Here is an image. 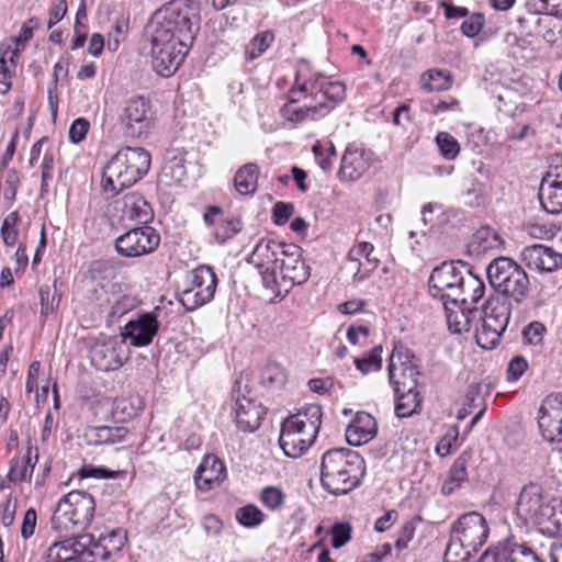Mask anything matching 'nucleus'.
I'll return each mask as SVG.
<instances>
[{
    "instance_id": "nucleus-1",
    "label": "nucleus",
    "mask_w": 562,
    "mask_h": 562,
    "mask_svg": "<svg viewBox=\"0 0 562 562\" xmlns=\"http://www.w3.org/2000/svg\"><path fill=\"white\" fill-rule=\"evenodd\" d=\"M193 3L194 0H172L151 18L148 26L151 65L161 77L175 74L199 32L200 18L191 7Z\"/></svg>"
},
{
    "instance_id": "nucleus-2",
    "label": "nucleus",
    "mask_w": 562,
    "mask_h": 562,
    "mask_svg": "<svg viewBox=\"0 0 562 562\" xmlns=\"http://www.w3.org/2000/svg\"><path fill=\"white\" fill-rule=\"evenodd\" d=\"M366 474V462L356 451L336 448L322 458V486L333 495H346L358 487Z\"/></svg>"
},
{
    "instance_id": "nucleus-3",
    "label": "nucleus",
    "mask_w": 562,
    "mask_h": 562,
    "mask_svg": "<svg viewBox=\"0 0 562 562\" xmlns=\"http://www.w3.org/2000/svg\"><path fill=\"white\" fill-rule=\"evenodd\" d=\"M150 161L149 153L142 147L121 148L104 166L103 192L115 195L125 188L134 186L147 175Z\"/></svg>"
},
{
    "instance_id": "nucleus-4",
    "label": "nucleus",
    "mask_w": 562,
    "mask_h": 562,
    "mask_svg": "<svg viewBox=\"0 0 562 562\" xmlns=\"http://www.w3.org/2000/svg\"><path fill=\"white\" fill-rule=\"evenodd\" d=\"M291 102L308 99L314 104L330 103L333 110L346 98V87L340 81H333L316 70L308 61L296 65L294 83L289 90Z\"/></svg>"
},
{
    "instance_id": "nucleus-5",
    "label": "nucleus",
    "mask_w": 562,
    "mask_h": 562,
    "mask_svg": "<svg viewBox=\"0 0 562 562\" xmlns=\"http://www.w3.org/2000/svg\"><path fill=\"white\" fill-rule=\"evenodd\" d=\"M486 276L491 286L502 294L501 299L522 303L530 289L526 271L509 257H497L486 267Z\"/></svg>"
},
{
    "instance_id": "nucleus-6",
    "label": "nucleus",
    "mask_w": 562,
    "mask_h": 562,
    "mask_svg": "<svg viewBox=\"0 0 562 562\" xmlns=\"http://www.w3.org/2000/svg\"><path fill=\"white\" fill-rule=\"evenodd\" d=\"M95 501L85 491H71L57 504L52 526L60 532H76L87 528L94 516Z\"/></svg>"
},
{
    "instance_id": "nucleus-7",
    "label": "nucleus",
    "mask_w": 562,
    "mask_h": 562,
    "mask_svg": "<svg viewBox=\"0 0 562 562\" xmlns=\"http://www.w3.org/2000/svg\"><path fill=\"white\" fill-rule=\"evenodd\" d=\"M490 535L485 517L477 512H470L460 516L451 527V541L446 549V558L458 555L457 549L464 551V560L473 552H477L485 544Z\"/></svg>"
},
{
    "instance_id": "nucleus-8",
    "label": "nucleus",
    "mask_w": 562,
    "mask_h": 562,
    "mask_svg": "<svg viewBox=\"0 0 562 562\" xmlns=\"http://www.w3.org/2000/svg\"><path fill=\"white\" fill-rule=\"evenodd\" d=\"M510 311V301L506 299L496 296L485 302L481 317H476V322H481V327H475L476 344L481 348L491 350L499 344L501 336L508 325Z\"/></svg>"
},
{
    "instance_id": "nucleus-9",
    "label": "nucleus",
    "mask_w": 562,
    "mask_h": 562,
    "mask_svg": "<svg viewBox=\"0 0 562 562\" xmlns=\"http://www.w3.org/2000/svg\"><path fill=\"white\" fill-rule=\"evenodd\" d=\"M465 263L461 260L442 262L434 268L428 279V292L434 299L442 303L451 302L457 306L463 293V281L467 277L463 272Z\"/></svg>"
},
{
    "instance_id": "nucleus-10",
    "label": "nucleus",
    "mask_w": 562,
    "mask_h": 562,
    "mask_svg": "<svg viewBox=\"0 0 562 562\" xmlns=\"http://www.w3.org/2000/svg\"><path fill=\"white\" fill-rule=\"evenodd\" d=\"M187 286L179 294V301L187 311H194L214 297L217 278L210 266L201 265L186 278Z\"/></svg>"
},
{
    "instance_id": "nucleus-11",
    "label": "nucleus",
    "mask_w": 562,
    "mask_h": 562,
    "mask_svg": "<svg viewBox=\"0 0 562 562\" xmlns=\"http://www.w3.org/2000/svg\"><path fill=\"white\" fill-rule=\"evenodd\" d=\"M553 499L549 501L540 484L530 482L525 485L516 504V515L525 525L538 526L541 529L550 518Z\"/></svg>"
},
{
    "instance_id": "nucleus-12",
    "label": "nucleus",
    "mask_w": 562,
    "mask_h": 562,
    "mask_svg": "<svg viewBox=\"0 0 562 562\" xmlns=\"http://www.w3.org/2000/svg\"><path fill=\"white\" fill-rule=\"evenodd\" d=\"M389 382L394 392L418 387L422 372L408 349L394 348L387 364Z\"/></svg>"
},
{
    "instance_id": "nucleus-13",
    "label": "nucleus",
    "mask_w": 562,
    "mask_h": 562,
    "mask_svg": "<svg viewBox=\"0 0 562 562\" xmlns=\"http://www.w3.org/2000/svg\"><path fill=\"white\" fill-rule=\"evenodd\" d=\"M276 274L279 290L288 292L295 284H303L310 278V267L301 258V248L294 244H284L283 251L280 254Z\"/></svg>"
},
{
    "instance_id": "nucleus-14",
    "label": "nucleus",
    "mask_w": 562,
    "mask_h": 562,
    "mask_svg": "<svg viewBox=\"0 0 562 562\" xmlns=\"http://www.w3.org/2000/svg\"><path fill=\"white\" fill-rule=\"evenodd\" d=\"M283 246L284 243L261 238L249 256L248 262L259 270L262 283L267 289L272 290L279 284L276 265L280 254L283 251Z\"/></svg>"
},
{
    "instance_id": "nucleus-15",
    "label": "nucleus",
    "mask_w": 562,
    "mask_h": 562,
    "mask_svg": "<svg viewBox=\"0 0 562 562\" xmlns=\"http://www.w3.org/2000/svg\"><path fill=\"white\" fill-rule=\"evenodd\" d=\"M91 364L99 371L120 369L127 360V348L124 339L104 337L97 339L90 347Z\"/></svg>"
},
{
    "instance_id": "nucleus-16",
    "label": "nucleus",
    "mask_w": 562,
    "mask_h": 562,
    "mask_svg": "<svg viewBox=\"0 0 562 562\" xmlns=\"http://www.w3.org/2000/svg\"><path fill=\"white\" fill-rule=\"evenodd\" d=\"M160 243V235L150 226L130 229L115 239L116 251L124 257L135 258L153 252Z\"/></svg>"
},
{
    "instance_id": "nucleus-17",
    "label": "nucleus",
    "mask_w": 562,
    "mask_h": 562,
    "mask_svg": "<svg viewBox=\"0 0 562 562\" xmlns=\"http://www.w3.org/2000/svg\"><path fill=\"white\" fill-rule=\"evenodd\" d=\"M121 125L127 135L139 137L147 133L153 124V111L148 100L135 95L127 99L119 115Z\"/></svg>"
},
{
    "instance_id": "nucleus-18",
    "label": "nucleus",
    "mask_w": 562,
    "mask_h": 562,
    "mask_svg": "<svg viewBox=\"0 0 562 562\" xmlns=\"http://www.w3.org/2000/svg\"><path fill=\"white\" fill-rule=\"evenodd\" d=\"M374 154L358 144H348L340 159L337 178L341 182H356L371 168Z\"/></svg>"
},
{
    "instance_id": "nucleus-19",
    "label": "nucleus",
    "mask_w": 562,
    "mask_h": 562,
    "mask_svg": "<svg viewBox=\"0 0 562 562\" xmlns=\"http://www.w3.org/2000/svg\"><path fill=\"white\" fill-rule=\"evenodd\" d=\"M542 437L549 442H562V393H551L542 401L538 414Z\"/></svg>"
},
{
    "instance_id": "nucleus-20",
    "label": "nucleus",
    "mask_w": 562,
    "mask_h": 562,
    "mask_svg": "<svg viewBox=\"0 0 562 562\" xmlns=\"http://www.w3.org/2000/svg\"><path fill=\"white\" fill-rule=\"evenodd\" d=\"M539 200L547 213L560 214L562 212V156L552 161L542 179Z\"/></svg>"
},
{
    "instance_id": "nucleus-21",
    "label": "nucleus",
    "mask_w": 562,
    "mask_h": 562,
    "mask_svg": "<svg viewBox=\"0 0 562 562\" xmlns=\"http://www.w3.org/2000/svg\"><path fill=\"white\" fill-rule=\"evenodd\" d=\"M479 562H543L538 554L524 543L506 540L487 549Z\"/></svg>"
},
{
    "instance_id": "nucleus-22",
    "label": "nucleus",
    "mask_w": 562,
    "mask_h": 562,
    "mask_svg": "<svg viewBox=\"0 0 562 562\" xmlns=\"http://www.w3.org/2000/svg\"><path fill=\"white\" fill-rule=\"evenodd\" d=\"M159 330V322L154 313H143L131 319L122 333L124 340L128 339L134 347H146L151 344Z\"/></svg>"
},
{
    "instance_id": "nucleus-23",
    "label": "nucleus",
    "mask_w": 562,
    "mask_h": 562,
    "mask_svg": "<svg viewBox=\"0 0 562 562\" xmlns=\"http://www.w3.org/2000/svg\"><path fill=\"white\" fill-rule=\"evenodd\" d=\"M551 15L531 14L530 18L519 16L517 22L528 36L541 37L550 45L562 38V24L553 21Z\"/></svg>"
},
{
    "instance_id": "nucleus-24",
    "label": "nucleus",
    "mask_w": 562,
    "mask_h": 562,
    "mask_svg": "<svg viewBox=\"0 0 562 562\" xmlns=\"http://www.w3.org/2000/svg\"><path fill=\"white\" fill-rule=\"evenodd\" d=\"M116 204L123 221L147 224L154 218L151 205L138 192L126 193Z\"/></svg>"
},
{
    "instance_id": "nucleus-25",
    "label": "nucleus",
    "mask_w": 562,
    "mask_h": 562,
    "mask_svg": "<svg viewBox=\"0 0 562 562\" xmlns=\"http://www.w3.org/2000/svg\"><path fill=\"white\" fill-rule=\"evenodd\" d=\"M526 266L538 271H553L562 265V255L542 244L527 246L521 251Z\"/></svg>"
},
{
    "instance_id": "nucleus-26",
    "label": "nucleus",
    "mask_w": 562,
    "mask_h": 562,
    "mask_svg": "<svg viewBox=\"0 0 562 562\" xmlns=\"http://www.w3.org/2000/svg\"><path fill=\"white\" fill-rule=\"evenodd\" d=\"M225 479L226 468L224 463L213 454L204 457L194 475L196 488L201 492H209L220 486Z\"/></svg>"
},
{
    "instance_id": "nucleus-27",
    "label": "nucleus",
    "mask_w": 562,
    "mask_h": 562,
    "mask_svg": "<svg viewBox=\"0 0 562 562\" xmlns=\"http://www.w3.org/2000/svg\"><path fill=\"white\" fill-rule=\"evenodd\" d=\"M235 414L237 427L245 432H252L259 428L266 411L260 403L243 396L236 398Z\"/></svg>"
},
{
    "instance_id": "nucleus-28",
    "label": "nucleus",
    "mask_w": 562,
    "mask_h": 562,
    "mask_svg": "<svg viewBox=\"0 0 562 562\" xmlns=\"http://www.w3.org/2000/svg\"><path fill=\"white\" fill-rule=\"evenodd\" d=\"M378 426L374 417L359 412L346 429V440L350 446L359 447L376 436Z\"/></svg>"
},
{
    "instance_id": "nucleus-29",
    "label": "nucleus",
    "mask_w": 562,
    "mask_h": 562,
    "mask_svg": "<svg viewBox=\"0 0 562 562\" xmlns=\"http://www.w3.org/2000/svg\"><path fill=\"white\" fill-rule=\"evenodd\" d=\"M449 329L454 334L469 331L476 317H481V311L476 307L462 305L460 302L453 306L451 302L442 303Z\"/></svg>"
},
{
    "instance_id": "nucleus-30",
    "label": "nucleus",
    "mask_w": 562,
    "mask_h": 562,
    "mask_svg": "<svg viewBox=\"0 0 562 562\" xmlns=\"http://www.w3.org/2000/svg\"><path fill=\"white\" fill-rule=\"evenodd\" d=\"M87 538L70 537L53 543L47 550L48 562H80Z\"/></svg>"
},
{
    "instance_id": "nucleus-31",
    "label": "nucleus",
    "mask_w": 562,
    "mask_h": 562,
    "mask_svg": "<svg viewBox=\"0 0 562 562\" xmlns=\"http://www.w3.org/2000/svg\"><path fill=\"white\" fill-rule=\"evenodd\" d=\"M294 103L295 102H291V100H290L289 103L285 104L281 109L282 115L286 120L294 122V123H301L305 120L316 121L322 117H325L327 114H329L333 111V105L330 103H328V105H326V104H314L311 102L310 104H306L304 106H297V108L293 106Z\"/></svg>"
},
{
    "instance_id": "nucleus-32",
    "label": "nucleus",
    "mask_w": 562,
    "mask_h": 562,
    "mask_svg": "<svg viewBox=\"0 0 562 562\" xmlns=\"http://www.w3.org/2000/svg\"><path fill=\"white\" fill-rule=\"evenodd\" d=\"M127 428L119 426H90L85 429L83 438L88 445H114L125 440Z\"/></svg>"
},
{
    "instance_id": "nucleus-33",
    "label": "nucleus",
    "mask_w": 562,
    "mask_h": 562,
    "mask_svg": "<svg viewBox=\"0 0 562 562\" xmlns=\"http://www.w3.org/2000/svg\"><path fill=\"white\" fill-rule=\"evenodd\" d=\"M394 413L397 418H408L422 412L423 401L418 387L394 392Z\"/></svg>"
},
{
    "instance_id": "nucleus-34",
    "label": "nucleus",
    "mask_w": 562,
    "mask_h": 562,
    "mask_svg": "<svg viewBox=\"0 0 562 562\" xmlns=\"http://www.w3.org/2000/svg\"><path fill=\"white\" fill-rule=\"evenodd\" d=\"M316 436H303L294 432L281 431L279 445L284 454L290 458L301 457L314 442Z\"/></svg>"
},
{
    "instance_id": "nucleus-35",
    "label": "nucleus",
    "mask_w": 562,
    "mask_h": 562,
    "mask_svg": "<svg viewBox=\"0 0 562 562\" xmlns=\"http://www.w3.org/2000/svg\"><path fill=\"white\" fill-rule=\"evenodd\" d=\"M259 167L254 162L241 166L234 176V187L241 195H252L258 189Z\"/></svg>"
},
{
    "instance_id": "nucleus-36",
    "label": "nucleus",
    "mask_w": 562,
    "mask_h": 562,
    "mask_svg": "<svg viewBox=\"0 0 562 562\" xmlns=\"http://www.w3.org/2000/svg\"><path fill=\"white\" fill-rule=\"evenodd\" d=\"M503 239L495 229L483 226L473 235L470 247L476 255H481L490 250H498L503 247Z\"/></svg>"
},
{
    "instance_id": "nucleus-37",
    "label": "nucleus",
    "mask_w": 562,
    "mask_h": 562,
    "mask_svg": "<svg viewBox=\"0 0 562 562\" xmlns=\"http://www.w3.org/2000/svg\"><path fill=\"white\" fill-rule=\"evenodd\" d=\"M80 538H87L85 541L87 546H85L80 562H103L111 557L100 536L95 538L91 533H86Z\"/></svg>"
},
{
    "instance_id": "nucleus-38",
    "label": "nucleus",
    "mask_w": 562,
    "mask_h": 562,
    "mask_svg": "<svg viewBox=\"0 0 562 562\" xmlns=\"http://www.w3.org/2000/svg\"><path fill=\"white\" fill-rule=\"evenodd\" d=\"M452 85V77L448 70L430 69L422 76V87L428 92L448 90Z\"/></svg>"
},
{
    "instance_id": "nucleus-39",
    "label": "nucleus",
    "mask_w": 562,
    "mask_h": 562,
    "mask_svg": "<svg viewBox=\"0 0 562 562\" xmlns=\"http://www.w3.org/2000/svg\"><path fill=\"white\" fill-rule=\"evenodd\" d=\"M463 293L459 299V302L462 305H468L469 303H477L485 291V285L482 279L474 276L471 271H467V277L462 284Z\"/></svg>"
},
{
    "instance_id": "nucleus-40",
    "label": "nucleus",
    "mask_w": 562,
    "mask_h": 562,
    "mask_svg": "<svg viewBox=\"0 0 562 562\" xmlns=\"http://www.w3.org/2000/svg\"><path fill=\"white\" fill-rule=\"evenodd\" d=\"M34 467L35 462H33L32 451L30 448L27 454L23 459L14 458L11 460L8 477L12 482L31 481Z\"/></svg>"
},
{
    "instance_id": "nucleus-41",
    "label": "nucleus",
    "mask_w": 562,
    "mask_h": 562,
    "mask_svg": "<svg viewBox=\"0 0 562 562\" xmlns=\"http://www.w3.org/2000/svg\"><path fill=\"white\" fill-rule=\"evenodd\" d=\"M142 411L140 400L136 398H117L113 404L112 416L117 422H126L135 416Z\"/></svg>"
},
{
    "instance_id": "nucleus-42",
    "label": "nucleus",
    "mask_w": 562,
    "mask_h": 562,
    "mask_svg": "<svg viewBox=\"0 0 562 562\" xmlns=\"http://www.w3.org/2000/svg\"><path fill=\"white\" fill-rule=\"evenodd\" d=\"M382 346H375L370 351L364 352L361 357L355 358L356 368L362 373L380 371L382 368Z\"/></svg>"
},
{
    "instance_id": "nucleus-43",
    "label": "nucleus",
    "mask_w": 562,
    "mask_h": 562,
    "mask_svg": "<svg viewBox=\"0 0 562 562\" xmlns=\"http://www.w3.org/2000/svg\"><path fill=\"white\" fill-rule=\"evenodd\" d=\"M530 14H546L562 19V0H526Z\"/></svg>"
},
{
    "instance_id": "nucleus-44",
    "label": "nucleus",
    "mask_w": 562,
    "mask_h": 562,
    "mask_svg": "<svg viewBox=\"0 0 562 562\" xmlns=\"http://www.w3.org/2000/svg\"><path fill=\"white\" fill-rule=\"evenodd\" d=\"M304 420L306 432L310 436H316L322 424V407L318 404H308L295 414Z\"/></svg>"
},
{
    "instance_id": "nucleus-45",
    "label": "nucleus",
    "mask_w": 562,
    "mask_h": 562,
    "mask_svg": "<svg viewBox=\"0 0 562 562\" xmlns=\"http://www.w3.org/2000/svg\"><path fill=\"white\" fill-rule=\"evenodd\" d=\"M235 518L246 528H256L265 521L266 515L256 505L248 504L236 510Z\"/></svg>"
},
{
    "instance_id": "nucleus-46",
    "label": "nucleus",
    "mask_w": 562,
    "mask_h": 562,
    "mask_svg": "<svg viewBox=\"0 0 562 562\" xmlns=\"http://www.w3.org/2000/svg\"><path fill=\"white\" fill-rule=\"evenodd\" d=\"M15 52H3L0 56V93L4 94L11 89V78L14 72Z\"/></svg>"
},
{
    "instance_id": "nucleus-47",
    "label": "nucleus",
    "mask_w": 562,
    "mask_h": 562,
    "mask_svg": "<svg viewBox=\"0 0 562 562\" xmlns=\"http://www.w3.org/2000/svg\"><path fill=\"white\" fill-rule=\"evenodd\" d=\"M274 41V34L266 31L257 34L246 47V56L248 59L254 60L262 55Z\"/></svg>"
},
{
    "instance_id": "nucleus-48",
    "label": "nucleus",
    "mask_w": 562,
    "mask_h": 562,
    "mask_svg": "<svg viewBox=\"0 0 562 562\" xmlns=\"http://www.w3.org/2000/svg\"><path fill=\"white\" fill-rule=\"evenodd\" d=\"M243 229V223L239 218L220 220L214 229V238L218 244H224L232 239Z\"/></svg>"
},
{
    "instance_id": "nucleus-49",
    "label": "nucleus",
    "mask_w": 562,
    "mask_h": 562,
    "mask_svg": "<svg viewBox=\"0 0 562 562\" xmlns=\"http://www.w3.org/2000/svg\"><path fill=\"white\" fill-rule=\"evenodd\" d=\"M285 380V371L278 363H269L261 371V384L266 387H280Z\"/></svg>"
},
{
    "instance_id": "nucleus-50",
    "label": "nucleus",
    "mask_w": 562,
    "mask_h": 562,
    "mask_svg": "<svg viewBox=\"0 0 562 562\" xmlns=\"http://www.w3.org/2000/svg\"><path fill=\"white\" fill-rule=\"evenodd\" d=\"M436 143L440 154L447 160H453L460 153V145L458 140L448 132H439L436 136Z\"/></svg>"
},
{
    "instance_id": "nucleus-51",
    "label": "nucleus",
    "mask_w": 562,
    "mask_h": 562,
    "mask_svg": "<svg viewBox=\"0 0 562 562\" xmlns=\"http://www.w3.org/2000/svg\"><path fill=\"white\" fill-rule=\"evenodd\" d=\"M99 536L106 546L110 555L119 553L126 542V532L121 528L112 529Z\"/></svg>"
},
{
    "instance_id": "nucleus-52",
    "label": "nucleus",
    "mask_w": 562,
    "mask_h": 562,
    "mask_svg": "<svg viewBox=\"0 0 562 562\" xmlns=\"http://www.w3.org/2000/svg\"><path fill=\"white\" fill-rule=\"evenodd\" d=\"M549 516L550 518L548 522L544 524L542 530L552 535L562 536V499L553 498V505Z\"/></svg>"
},
{
    "instance_id": "nucleus-53",
    "label": "nucleus",
    "mask_w": 562,
    "mask_h": 562,
    "mask_svg": "<svg viewBox=\"0 0 562 562\" xmlns=\"http://www.w3.org/2000/svg\"><path fill=\"white\" fill-rule=\"evenodd\" d=\"M284 493L277 486H267L261 491L260 502L270 510L279 509L284 503Z\"/></svg>"
},
{
    "instance_id": "nucleus-54",
    "label": "nucleus",
    "mask_w": 562,
    "mask_h": 562,
    "mask_svg": "<svg viewBox=\"0 0 562 562\" xmlns=\"http://www.w3.org/2000/svg\"><path fill=\"white\" fill-rule=\"evenodd\" d=\"M485 24V16L481 12L469 14L460 26L461 33L467 37L476 36Z\"/></svg>"
},
{
    "instance_id": "nucleus-55",
    "label": "nucleus",
    "mask_w": 562,
    "mask_h": 562,
    "mask_svg": "<svg viewBox=\"0 0 562 562\" xmlns=\"http://www.w3.org/2000/svg\"><path fill=\"white\" fill-rule=\"evenodd\" d=\"M330 533L333 548L339 549L351 539L352 528L348 522H337L331 527Z\"/></svg>"
},
{
    "instance_id": "nucleus-56",
    "label": "nucleus",
    "mask_w": 562,
    "mask_h": 562,
    "mask_svg": "<svg viewBox=\"0 0 562 562\" xmlns=\"http://www.w3.org/2000/svg\"><path fill=\"white\" fill-rule=\"evenodd\" d=\"M469 459V454L462 453L454 460L453 464L449 470V477H451L453 482H457L462 485L468 480L467 468Z\"/></svg>"
},
{
    "instance_id": "nucleus-57",
    "label": "nucleus",
    "mask_w": 562,
    "mask_h": 562,
    "mask_svg": "<svg viewBox=\"0 0 562 562\" xmlns=\"http://www.w3.org/2000/svg\"><path fill=\"white\" fill-rule=\"evenodd\" d=\"M544 333L546 327L543 324L540 322H532L524 328L522 338L525 342L538 346L542 342Z\"/></svg>"
},
{
    "instance_id": "nucleus-58",
    "label": "nucleus",
    "mask_w": 562,
    "mask_h": 562,
    "mask_svg": "<svg viewBox=\"0 0 562 562\" xmlns=\"http://www.w3.org/2000/svg\"><path fill=\"white\" fill-rule=\"evenodd\" d=\"M364 261L352 263L355 266L353 280L357 282L363 281L369 274L378 267L379 259L371 256H364Z\"/></svg>"
},
{
    "instance_id": "nucleus-59",
    "label": "nucleus",
    "mask_w": 562,
    "mask_h": 562,
    "mask_svg": "<svg viewBox=\"0 0 562 562\" xmlns=\"http://www.w3.org/2000/svg\"><path fill=\"white\" fill-rule=\"evenodd\" d=\"M135 302L132 297L125 295L121 296L111 305L108 317L111 319L121 318L127 312L133 310Z\"/></svg>"
},
{
    "instance_id": "nucleus-60",
    "label": "nucleus",
    "mask_w": 562,
    "mask_h": 562,
    "mask_svg": "<svg viewBox=\"0 0 562 562\" xmlns=\"http://www.w3.org/2000/svg\"><path fill=\"white\" fill-rule=\"evenodd\" d=\"M89 127H90V123L86 119H83V117L76 119L71 123L69 132H68L70 142L74 144H78V143L82 142L86 138Z\"/></svg>"
},
{
    "instance_id": "nucleus-61",
    "label": "nucleus",
    "mask_w": 562,
    "mask_h": 562,
    "mask_svg": "<svg viewBox=\"0 0 562 562\" xmlns=\"http://www.w3.org/2000/svg\"><path fill=\"white\" fill-rule=\"evenodd\" d=\"M527 369L528 362L522 356L514 357L507 368V380L510 382L519 380Z\"/></svg>"
},
{
    "instance_id": "nucleus-62",
    "label": "nucleus",
    "mask_w": 562,
    "mask_h": 562,
    "mask_svg": "<svg viewBox=\"0 0 562 562\" xmlns=\"http://www.w3.org/2000/svg\"><path fill=\"white\" fill-rule=\"evenodd\" d=\"M294 212L292 203L278 202L272 209V218L276 225H284Z\"/></svg>"
},
{
    "instance_id": "nucleus-63",
    "label": "nucleus",
    "mask_w": 562,
    "mask_h": 562,
    "mask_svg": "<svg viewBox=\"0 0 562 562\" xmlns=\"http://www.w3.org/2000/svg\"><path fill=\"white\" fill-rule=\"evenodd\" d=\"M459 437V428L458 426H451L447 430L446 435L440 439L436 447V451L438 454L445 457L448 456L451 451L452 442L457 441Z\"/></svg>"
},
{
    "instance_id": "nucleus-64",
    "label": "nucleus",
    "mask_w": 562,
    "mask_h": 562,
    "mask_svg": "<svg viewBox=\"0 0 562 562\" xmlns=\"http://www.w3.org/2000/svg\"><path fill=\"white\" fill-rule=\"evenodd\" d=\"M202 528L207 536L216 537L223 530V522L217 516L209 514L202 519Z\"/></svg>"
}]
</instances>
